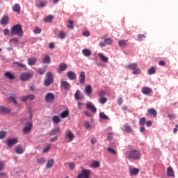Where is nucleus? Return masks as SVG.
Returning a JSON list of instances; mask_svg holds the SVG:
<instances>
[{
  "mask_svg": "<svg viewBox=\"0 0 178 178\" xmlns=\"http://www.w3.org/2000/svg\"><path fill=\"white\" fill-rule=\"evenodd\" d=\"M127 159H133V161H138L141 159V152L134 149L132 146H129L125 153Z\"/></svg>",
  "mask_w": 178,
  "mask_h": 178,
  "instance_id": "1",
  "label": "nucleus"
},
{
  "mask_svg": "<svg viewBox=\"0 0 178 178\" xmlns=\"http://www.w3.org/2000/svg\"><path fill=\"white\" fill-rule=\"evenodd\" d=\"M11 34L13 35H18V37H23V28L22 25L16 24L11 29Z\"/></svg>",
  "mask_w": 178,
  "mask_h": 178,
  "instance_id": "2",
  "label": "nucleus"
},
{
  "mask_svg": "<svg viewBox=\"0 0 178 178\" xmlns=\"http://www.w3.org/2000/svg\"><path fill=\"white\" fill-rule=\"evenodd\" d=\"M52 83H54V75H52L51 72H48L44 79V86L45 87H49Z\"/></svg>",
  "mask_w": 178,
  "mask_h": 178,
  "instance_id": "3",
  "label": "nucleus"
},
{
  "mask_svg": "<svg viewBox=\"0 0 178 178\" xmlns=\"http://www.w3.org/2000/svg\"><path fill=\"white\" fill-rule=\"evenodd\" d=\"M33 73H22L19 76L20 81H27V80L33 78Z\"/></svg>",
  "mask_w": 178,
  "mask_h": 178,
  "instance_id": "4",
  "label": "nucleus"
},
{
  "mask_svg": "<svg viewBox=\"0 0 178 178\" xmlns=\"http://www.w3.org/2000/svg\"><path fill=\"white\" fill-rule=\"evenodd\" d=\"M65 140H67V143H72L74 140V134L72 131L68 130L65 134Z\"/></svg>",
  "mask_w": 178,
  "mask_h": 178,
  "instance_id": "5",
  "label": "nucleus"
},
{
  "mask_svg": "<svg viewBox=\"0 0 178 178\" xmlns=\"http://www.w3.org/2000/svg\"><path fill=\"white\" fill-rule=\"evenodd\" d=\"M44 99L46 102H49V104H52L55 101V95L52 92H49L46 94Z\"/></svg>",
  "mask_w": 178,
  "mask_h": 178,
  "instance_id": "6",
  "label": "nucleus"
},
{
  "mask_svg": "<svg viewBox=\"0 0 178 178\" xmlns=\"http://www.w3.org/2000/svg\"><path fill=\"white\" fill-rule=\"evenodd\" d=\"M33 129V123L32 122H27L25 127L23 128V134H29L30 131Z\"/></svg>",
  "mask_w": 178,
  "mask_h": 178,
  "instance_id": "7",
  "label": "nucleus"
},
{
  "mask_svg": "<svg viewBox=\"0 0 178 178\" xmlns=\"http://www.w3.org/2000/svg\"><path fill=\"white\" fill-rule=\"evenodd\" d=\"M87 109H90L92 112V113H97V108L94 106L92 103L88 102L86 103Z\"/></svg>",
  "mask_w": 178,
  "mask_h": 178,
  "instance_id": "8",
  "label": "nucleus"
},
{
  "mask_svg": "<svg viewBox=\"0 0 178 178\" xmlns=\"http://www.w3.org/2000/svg\"><path fill=\"white\" fill-rule=\"evenodd\" d=\"M17 141H18V140L16 138L8 139L7 140V145H8V147H10L13 145H15V144H17Z\"/></svg>",
  "mask_w": 178,
  "mask_h": 178,
  "instance_id": "9",
  "label": "nucleus"
},
{
  "mask_svg": "<svg viewBox=\"0 0 178 178\" xmlns=\"http://www.w3.org/2000/svg\"><path fill=\"white\" fill-rule=\"evenodd\" d=\"M84 97V95H83V92L80 90H76L74 94V98L76 99L77 101H80V99H83Z\"/></svg>",
  "mask_w": 178,
  "mask_h": 178,
  "instance_id": "10",
  "label": "nucleus"
},
{
  "mask_svg": "<svg viewBox=\"0 0 178 178\" xmlns=\"http://www.w3.org/2000/svg\"><path fill=\"white\" fill-rule=\"evenodd\" d=\"M80 84H84L86 83V72L81 71L79 75Z\"/></svg>",
  "mask_w": 178,
  "mask_h": 178,
  "instance_id": "11",
  "label": "nucleus"
},
{
  "mask_svg": "<svg viewBox=\"0 0 178 178\" xmlns=\"http://www.w3.org/2000/svg\"><path fill=\"white\" fill-rule=\"evenodd\" d=\"M141 92L145 95H149V94H151V92H152V89L151 88H148V87H143L141 89Z\"/></svg>",
  "mask_w": 178,
  "mask_h": 178,
  "instance_id": "12",
  "label": "nucleus"
},
{
  "mask_svg": "<svg viewBox=\"0 0 178 178\" xmlns=\"http://www.w3.org/2000/svg\"><path fill=\"white\" fill-rule=\"evenodd\" d=\"M67 70V64L66 63H60L58 66V72L59 73H62V72H65Z\"/></svg>",
  "mask_w": 178,
  "mask_h": 178,
  "instance_id": "13",
  "label": "nucleus"
},
{
  "mask_svg": "<svg viewBox=\"0 0 178 178\" xmlns=\"http://www.w3.org/2000/svg\"><path fill=\"white\" fill-rule=\"evenodd\" d=\"M61 87H63L64 90H70V83L66 81H61Z\"/></svg>",
  "mask_w": 178,
  "mask_h": 178,
  "instance_id": "14",
  "label": "nucleus"
},
{
  "mask_svg": "<svg viewBox=\"0 0 178 178\" xmlns=\"http://www.w3.org/2000/svg\"><path fill=\"white\" fill-rule=\"evenodd\" d=\"M27 62L28 65H29L30 66H33V65H35V63H37V58L31 57L28 58Z\"/></svg>",
  "mask_w": 178,
  "mask_h": 178,
  "instance_id": "15",
  "label": "nucleus"
},
{
  "mask_svg": "<svg viewBox=\"0 0 178 178\" xmlns=\"http://www.w3.org/2000/svg\"><path fill=\"white\" fill-rule=\"evenodd\" d=\"M67 74L70 80H76V79H77V75H76V73L72 71L68 72Z\"/></svg>",
  "mask_w": 178,
  "mask_h": 178,
  "instance_id": "16",
  "label": "nucleus"
},
{
  "mask_svg": "<svg viewBox=\"0 0 178 178\" xmlns=\"http://www.w3.org/2000/svg\"><path fill=\"white\" fill-rule=\"evenodd\" d=\"M85 94H86V95H91V94H92V88H91V85H87L86 86Z\"/></svg>",
  "mask_w": 178,
  "mask_h": 178,
  "instance_id": "17",
  "label": "nucleus"
},
{
  "mask_svg": "<svg viewBox=\"0 0 178 178\" xmlns=\"http://www.w3.org/2000/svg\"><path fill=\"white\" fill-rule=\"evenodd\" d=\"M82 54L84 55L86 58L90 57V55H92V52H91V50L89 49H84L82 50Z\"/></svg>",
  "mask_w": 178,
  "mask_h": 178,
  "instance_id": "18",
  "label": "nucleus"
},
{
  "mask_svg": "<svg viewBox=\"0 0 178 178\" xmlns=\"http://www.w3.org/2000/svg\"><path fill=\"white\" fill-rule=\"evenodd\" d=\"M11 111L8 107L3 106H0V113H10Z\"/></svg>",
  "mask_w": 178,
  "mask_h": 178,
  "instance_id": "19",
  "label": "nucleus"
},
{
  "mask_svg": "<svg viewBox=\"0 0 178 178\" xmlns=\"http://www.w3.org/2000/svg\"><path fill=\"white\" fill-rule=\"evenodd\" d=\"M167 176L175 177V172H173V168L172 167H168L167 168Z\"/></svg>",
  "mask_w": 178,
  "mask_h": 178,
  "instance_id": "20",
  "label": "nucleus"
},
{
  "mask_svg": "<svg viewBox=\"0 0 178 178\" xmlns=\"http://www.w3.org/2000/svg\"><path fill=\"white\" fill-rule=\"evenodd\" d=\"M1 24L3 25L9 24V17L5 15L1 18Z\"/></svg>",
  "mask_w": 178,
  "mask_h": 178,
  "instance_id": "21",
  "label": "nucleus"
},
{
  "mask_svg": "<svg viewBox=\"0 0 178 178\" xmlns=\"http://www.w3.org/2000/svg\"><path fill=\"white\" fill-rule=\"evenodd\" d=\"M58 133H60V128L56 127L50 131V136H55L58 134Z\"/></svg>",
  "mask_w": 178,
  "mask_h": 178,
  "instance_id": "22",
  "label": "nucleus"
},
{
  "mask_svg": "<svg viewBox=\"0 0 178 178\" xmlns=\"http://www.w3.org/2000/svg\"><path fill=\"white\" fill-rule=\"evenodd\" d=\"M148 113L151 115L152 116H154V118H156L158 115V111L155 110V108H149L147 110Z\"/></svg>",
  "mask_w": 178,
  "mask_h": 178,
  "instance_id": "23",
  "label": "nucleus"
},
{
  "mask_svg": "<svg viewBox=\"0 0 178 178\" xmlns=\"http://www.w3.org/2000/svg\"><path fill=\"white\" fill-rule=\"evenodd\" d=\"M15 152L16 154H23V152H24V149H23V147H22V145H18L15 147Z\"/></svg>",
  "mask_w": 178,
  "mask_h": 178,
  "instance_id": "24",
  "label": "nucleus"
},
{
  "mask_svg": "<svg viewBox=\"0 0 178 178\" xmlns=\"http://www.w3.org/2000/svg\"><path fill=\"white\" fill-rule=\"evenodd\" d=\"M54 163H55V160L54 159H49L46 164V168L47 169H51V168L54 166Z\"/></svg>",
  "mask_w": 178,
  "mask_h": 178,
  "instance_id": "25",
  "label": "nucleus"
},
{
  "mask_svg": "<svg viewBox=\"0 0 178 178\" xmlns=\"http://www.w3.org/2000/svg\"><path fill=\"white\" fill-rule=\"evenodd\" d=\"M82 174L85 178H90V175H91V170H88L86 169L82 170Z\"/></svg>",
  "mask_w": 178,
  "mask_h": 178,
  "instance_id": "26",
  "label": "nucleus"
},
{
  "mask_svg": "<svg viewBox=\"0 0 178 178\" xmlns=\"http://www.w3.org/2000/svg\"><path fill=\"white\" fill-rule=\"evenodd\" d=\"M16 98H17V96H16V95H13V96L8 97V100L10 102H13L15 105H17V100L16 99Z\"/></svg>",
  "mask_w": 178,
  "mask_h": 178,
  "instance_id": "27",
  "label": "nucleus"
},
{
  "mask_svg": "<svg viewBox=\"0 0 178 178\" xmlns=\"http://www.w3.org/2000/svg\"><path fill=\"white\" fill-rule=\"evenodd\" d=\"M118 45L120 48H124V47H127V40H122L118 41Z\"/></svg>",
  "mask_w": 178,
  "mask_h": 178,
  "instance_id": "28",
  "label": "nucleus"
},
{
  "mask_svg": "<svg viewBox=\"0 0 178 178\" xmlns=\"http://www.w3.org/2000/svg\"><path fill=\"white\" fill-rule=\"evenodd\" d=\"M99 57L100 58L101 60H102L104 63H108V57L104 56L102 53H99L98 54Z\"/></svg>",
  "mask_w": 178,
  "mask_h": 178,
  "instance_id": "29",
  "label": "nucleus"
},
{
  "mask_svg": "<svg viewBox=\"0 0 178 178\" xmlns=\"http://www.w3.org/2000/svg\"><path fill=\"white\" fill-rule=\"evenodd\" d=\"M60 118L65 119L69 117V110H65L60 113Z\"/></svg>",
  "mask_w": 178,
  "mask_h": 178,
  "instance_id": "30",
  "label": "nucleus"
},
{
  "mask_svg": "<svg viewBox=\"0 0 178 178\" xmlns=\"http://www.w3.org/2000/svg\"><path fill=\"white\" fill-rule=\"evenodd\" d=\"M5 76L6 77H7V79H9L10 80H15V75H13V74H12V72H6Z\"/></svg>",
  "mask_w": 178,
  "mask_h": 178,
  "instance_id": "31",
  "label": "nucleus"
},
{
  "mask_svg": "<svg viewBox=\"0 0 178 178\" xmlns=\"http://www.w3.org/2000/svg\"><path fill=\"white\" fill-rule=\"evenodd\" d=\"M52 20H54V15H48L44 19V22H45V23H51Z\"/></svg>",
  "mask_w": 178,
  "mask_h": 178,
  "instance_id": "32",
  "label": "nucleus"
},
{
  "mask_svg": "<svg viewBox=\"0 0 178 178\" xmlns=\"http://www.w3.org/2000/svg\"><path fill=\"white\" fill-rule=\"evenodd\" d=\"M52 120L54 123H56V124L60 123V118L58 115L53 116Z\"/></svg>",
  "mask_w": 178,
  "mask_h": 178,
  "instance_id": "33",
  "label": "nucleus"
},
{
  "mask_svg": "<svg viewBox=\"0 0 178 178\" xmlns=\"http://www.w3.org/2000/svg\"><path fill=\"white\" fill-rule=\"evenodd\" d=\"M99 166H101V163H99V161H93V163L90 165V168H99Z\"/></svg>",
  "mask_w": 178,
  "mask_h": 178,
  "instance_id": "34",
  "label": "nucleus"
},
{
  "mask_svg": "<svg viewBox=\"0 0 178 178\" xmlns=\"http://www.w3.org/2000/svg\"><path fill=\"white\" fill-rule=\"evenodd\" d=\"M99 116L100 119H104V120H109V117H108V115H106L105 113L104 112H101L99 114Z\"/></svg>",
  "mask_w": 178,
  "mask_h": 178,
  "instance_id": "35",
  "label": "nucleus"
},
{
  "mask_svg": "<svg viewBox=\"0 0 178 178\" xmlns=\"http://www.w3.org/2000/svg\"><path fill=\"white\" fill-rule=\"evenodd\" d=\"M43 63H51V57L49 56H44V58H43Z\"/></svg>",
  "mask_w": 178,
  "mask_h": 178,
  "instance_id": "36",
  "label": "nucleus"
},
{
  "mask_svg": "<svg viewBox=\"0 0 178 178\" xmlns=\"http://www.w3.org/2000/svg\"><path fill=\"white\" fill-rule=\"evenodd\" d=\"M13 10L14 12H17V13H20V5L16 3L13 8Z\"/></svg>",
  "mask_w": 178,
  "mask_h": 178,
  "instance_id": "37",
  "label": "nucleus"
},
{
  "mask_svg": "<svg viewBox=\"0 0 178 178\" xmlns=\"http://www.w3.org/2000/svg\"><path fill=\"white\" fill-rule=\"evenodd\" d=\"M145 123H147V118H145V117H143L139 120V124H140V126H144Z\"/></svg>",
  "mask_w": 178,
  "mask_h": 178,
  "instance_id": "38",
  "label": "nucleus"
},
{
  "mask_svg": "<svg viewBox=\"0 0 178 178\" xmlns=\"http://www.w3.org/2000/svg\"><path fill=\"white\" fill-rule=\"evenodd\" d=\"M136 67H138L137 63H131L128 65V69H129L130 70H134V69H136Z\"/></svg>",
  "mask_w": 178,
  "mask_h": 178,
  "instance_id": "39",
  "label": "nucleus"
},
{
  "mask_svg": "<svg viewBox=\"0 0 178 178\" xmlns=\"http://www.w3.org/2000/svg\"><path fill=\"white\" fill-rule=\"evenodd\" d=\"M104 42L107 45H112V42H113V40H112V38H106V39H104Z\"/></svg>",
  "mask_w": 178,
  "mask_h": 178,
  "instance_id": "40",
  "label": "nucleus"
},
{
  "mask_svg": "<svg viewBox=\"0 0 178 178\" xmlns=\"http://www.w3.org/2000/svg\"><path fill=\"white\" fill-rule=\"evenodd\" d=\"M138 172H140V170L138 168H133L130 170L131 175H138Z\"/></svg>",
  "mask_w": 178,
  "mask_h": 178,
  "instance_id": "41",
  "label": "nucleus"
},
{
  "mask_svg": "<svg viewBox=\"0 0 178 178\" xmlns=\"http://www.w3.org/2000/svg\"><path fill=\"white\" fill-rule=\"evenodd\" d=\"M59 37L61 40H65V38H66V33L63 32V31H60L59 32Z\"/></svg>",
  "mask_w": 178,
  "mask_h": 178,
  "instance_id": "42",
  "label": "nucleus"
},
{
  "mask_svg": "<svg viewBox=\"0 0 178 178\" xmlns=\"http://www.w3.org/2000/svg\"><path fill=\"white\" fill-rule=\"evenodd\" d=\"M124 127L127 133H131V127L129 124H126Z\"/></svg>",
  "mask_w": 178,
  "mask_h": 178,
  "instance_id": "43",
  "label": "nucleus"
},
{
  "mask_svg": "<svg viewBox=\"0 0 178 178\" xmlns=\"http://www.w3.org/2000/svg\"><path fill=\"white\" fill-rule=\"evenodd\" d=\"M155 72H156V70H155V67H152L148 70L147 73L148 74H155Z\"/></svg>",
  "mask_w": 178,
  "mask_h": 178,
  "instance_id": "44",
  "label": "nucleus"
},
{
  "mask_svg": "<svg viewBox=\"0 0 178 178\" xmlns=\"http://www.w3.org/2000/svg\"><path fill=\"white\" fill-rule=\"evenodd\" d=\"M38 163H40L41 165H43V163L45 162V158L40 157L37 159Z\"/></svg>",
  "mask_w": 178,
  "mask_h": 178,
  "instance_id": "45",
  "label": "nucleus"
},
{
  "mask_svg": "<svg viewBox=\"0 0 178 178\" xmlns=\"http://www.w3.org/2000/svg\"><path fill=\"white\" fill-rule=\"evenodd\" d=\"M34 34H40L41 33V28L37 26L34 31H33Z\"/></svg>",
  "mask_w": 178,
  "mask_h": 178,
  "instance_id": "46",
  "label": "nucleus"
},
{
  "mask_svg": "<svg viewBox=\"0 0 178 178\" xmlns=\"http://www.w3.org/2000/svg\"><path fill=\"white\" fill-rule=\"evenodd\" d=\"M106 101H108V99L106 97H100L99 99V102H100V104H105Z\"/></svg>",
  "mask_w": 178,
  "mask_h": 178,
  "instance_id": "47",
  "label": "nucleus"
},
{
  "mask_svg": "<svg viewBox=\"0 0 178 178\" xmlns=\"http://www.w3.org/2000/svg\"><path fill=\"white\" fill-rule=\"evenodd\" d=\"M10 42H13V44H19V38H11L10 40Z\"/></svg>",
  "mask_w": 178,
  "mask_h": 178,
  "instance_id": "48",
  "label": "nucleus"
},
{
  "mask_svg": "<svg viewBox=\"0 0 178 178\" xmlns=\"http://www.w3.org/2000/svg\"><path fill=\"white\" fill-rule=\"evenodd\" d=\"M140 73H141V70H140V68H138V67H137L133 71V74H140Z\"/></svg>",
  "mask_w": 178,
  "mask_h": 178,
  "instance_id": "49",
  "label": "nucleus"
},
{
  "mask_svg": "<svg viewBox=\"0 0 178 178\" xmlns=\"http://www.w3.org/2000/svg\"><path fill=\"white\" fill-rule=\"evenodd\" d=\"M26 98L28 101H33L35 97L34 96V95H26Z\"/></svg>",
  "mask_w": 178,
  "mask_h": 178,
  "instance_id": "50",
  "label": "nucleus"
},
{
  "mask_svg": "<svg viewBox=\"0 0 178 178\" xmlns=\"http://www.w3.org/2000/svg\"><path fill=\"white\" fill-rule=\"evenodd\" d=\"M6 136V132L3 131H0V140H3V138H5Z\"/></svg>",
  "mask_w": 178,
  "mask_h": 178,
  "instance_id": "51",
  "label": "nucleus"
},
{
  "mask_svg": "<svg viewBox=\"0 0 178 178\" xmlns=\"http://www.w3.org/2000/svg\"><path fill=\"white\" fill-rule=\"evenodd\" d=\"M38 72L39 74H44L45 73V72H47V69L46 68H39Z\"/></svg>",
  "mask_w": 178,
  "mask_h": 178,
  "instance_id": "52",
  "label": "nucleus"
},
{
  "mask_svg": "<svg viewBox=\"0 0 178 178\" xmlns=\"http://www.w3.org/2000/svg\"><path fill=\"white\" fill-rule=\"evenodd\" d=\"M69 23H70V24L67 25V28L73 30L74 29V26L73 25V21L69 20Z\"/></svg>",
  "mask_w": 178,
  "mask_h": 178,
  "instance_id": "53",
  "label": "nucleus"
},
{
  "mask_svg": "<svg viewBox=\"0 0 178 178\" xmlns=\"http://www.w3.org/2000/svg\"><path fill=\"white\" fill-rule=\"evenodd\" d=\"M107 151H108V152H111V154H114L115 155L117 154L116 150H115L112 147H108L107 149Z\"/></svg>",
  "mask_w": 178,
  "mask_h": 178,
  "instance_id": "54",
  "label": "nucleus"
},
{
  "mask_svg": "<svg viewBox=\"0 0 178 178\" xmlns=\"http://www.w3.org/2000/svg\"><path fill=\"white\" fill-rule=\"evenodd\" d=\"M84 127H86V129H90L91 127V124H90V122L86 121L84 124Z\"/></svg>",
  "mask_w": 178,
  "mask_h": 178,
  "instance_id": "55",
  "label": "nucleus"
},
{
  "mask_svg": "<svg viewBox=\"0 0 178 178\" xmlns=\"http://www.w3.org/2000/svg\"><path fill=\"white\" fill-rule=\"evenodd\" d=\"M83 105L85 106L84 103H81L80 102H78V108L81 111L83 109Z\"/></svg>",
  "mask_w": 178,
  "mask_h": 178,
  "instance_id": "56",
  "label": "nucleus"
},
{
  "mask_svg": "<svg viewBox=\"0 0 178 178\" xmlns=\"http://www.w3.org/2000/svg\"><path fill=\"white\" fill-rule=\"evenodd\" d=\"M50 143H55V141H58V136H54L49 139Z\"/></svg>",
  "mask_w": 178,
  "mask_h": 178,
  "instance_id": "57",
  "label": "nucleus"
},
{
  "mask_svg": "<svg viewBox=\"0 0 178 178\" xmlns=\"http://www.w3.org/2000/svg\"><path fill=\"white\" fill-rule=\"evenodd\" d=\"M113 133H108V136L107 137L108 141H112L113 136H112Z\"/></svg>",
  "mask_w": 178,
  "mask_h": 178,
  "instance_id": "58",
  "label": "nucleus"
},
{
  "mask_svg": "<svg viewBox=\"0 0 178 178\" xmlns=\"http://www.w3.org/2000/svg\"><path fill=\"white\" fill-rule=\"evenodd\" d=\"M51 149V145H49L46 148L43 149V152L47 153Z\"/></svg>",
  "mask_w": 178,
  "mask_h": 178,
  "instance_id": "59",
  "label": "nucleus"
},
{
  "mask_svg": "<svg viewBox=\"0 0 178 178\" xmlns=\"http://www.w3.org/2000/svg\"><path fill=\"white\" fill-rule=\"evenodd\" d=\"M143 38H145V35H143V34L138 35V39L139 40V41H141V40H143Z\"/></svg>",
  "mask_w": 178,
  "mask_h": 178,
  "instance_id": "60",
  "label": "nucleus"
},
{
  "mask_svg": "<svg viewBox=\"0 0 178 178\" xmlns=\"http://www.w3.org/2000/svg\"><path fill=\"white\" fill-rule=\"evenodd\" d=\"M69 167L71 169V170H74L75 168V165L73 163H69Z\"/></svg>",
  "mask_w": 178,
  "mask_h": 178,
  "instance_id": "61",
  "label": "nucleus"
},
{
  "mask_svg": "<svg viewBox=\"0 0 178 178\" xmlns=\"http://www.w3.org/2000/svg\"><path fill=\"white\" fill-rule=\"evenodd\" d=\"M5 165L3 164V161H0V172L3 170Z\"/></svg>",
  "mask_w": 178,
  "mask_h": 178,
  "instance_id": "62",
  "label": "nucleus"
},
{
  "mask_svg": "<svg viewBox=\"0 0 178 178\" xmlns=\"http://www.w3.org/2000/svg\"><path fill=\"white\" fill-rule=\"evenodd\" d=\"M159 66H166V63H165V61H163V60H161V61H159Z\"/></svg>",
  "mask_w": 178,
  "mask_h": 178,
  "instance_id": "63",
  "label": "nucleus"
},
{
  "mask_svg": "<svg viewBox=\"0 0 178 178\" xmlns=\"http://www.w3.org/2000/svg\"><path fill=\"white\" fill-rule=\"evenodd\" d=\"M83 35H84L85 37H90V31L83 32Z\"/></svg>",
  "mask_w": 178,
  "mask_h": 178,
  "instance_id": "64",
  "label": "nucleus"
}]
</instances>
